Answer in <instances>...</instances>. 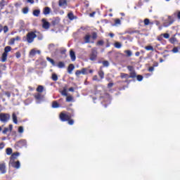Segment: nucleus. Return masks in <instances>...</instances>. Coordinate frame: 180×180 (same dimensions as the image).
Here are the masks:
<instances>
[{
    "label": "nucleus",
    "instance_id": "nucleus-53",
    "mask_svg": "<svg viewBox=\"0 0 180 180\" xmlns=\"http://www.w3.org/2000/svg\"><path fill=\"white\" fill-rule=\"evenodd\" d=\"M162 36H163L165 39H169V34L168 33L162 34Z\"/></svg>",
    "mask_w": 180,
    "mask_h": 180
},
{
    "label": "nucleus",
    "instance_id": "nucleus-10",
    "mask_svg": "<svg viewBox=\"0 0 180 180\" xmlns=\"http://www.w3.org/2000/svg\"><path fill=\"white\" fill-rule=\"evenodd\" d=\"M58 6L63 9H65L68 6V3H67V0H59Z\"/></svg>",
    "mask_w": 180,
    "mask_h": 180
},
{
    "label": "nucleus",
    "instance_id": "nucleus-52",
    "mask_svg": "<svg viewBox=\"0 0 180 180\" xmlns=\"http://www.w3.org/2000/svg\"><path fill=\"white\" fill-rule=\"evenodd\" d=\"M15 57H16V58H20V57H22V53H20V52H19V51L16 52Z\"/></svg>",
    "mask_w": 180,
    "mask_h": 180
},
{
    "label": "nucleus",
    "instance_id": "nucleus-4",
    "mask_svg": "<svg viewBox=\"0 0 180 180\" xmlns=\"http://www.w3.org/2000/svg\"><path fill=\"white\" fill-rule=\"evenodd\" d=\"M96 58H98V49L93 48L89 56V60H91V61H96Z\"/></svg>",
    "mask_w": 180,
    "mask_h": 180
},
{
    "label": "nucleus",
    "instance_id": "nucleus-46",
    "mask_svg": "<svg viewBox=\"0 0 180 180\" xmlns=\"http://www.w3.org/2000/svg\"><path fill=\"white\" fill-rule=\"evenodd\" d=\"M127 70H128V71H129L130 72H133V71H135V70H134V68H133V66H131V65L127 66Z\"/></svg>",
    "mask_w": 180,
    "mask_h": 180
},
{
    "label": "nucleus",
    "instance_id": "nucleus-56",
    "mask_svg": "<svg viewBox=\"0 0 180 180\" xmlns=\"http://www.w3.org/2000/svg\"><path fill=\"white\" fill-rule=\"evenodd\" d=\"M18 133H23V127H18Z\"/></svg>",
    "mask_w": 180,
    "mask_h": 180
},
{
    "label": "nucleus",
    "instance_id": "nucleus-19",
    "mask_svg": "<svg viewBox=\"0 0 180 180\" xmlns=\"http://www.w3.org/2000/svg\"><path fill=\"white\" fill-rule=\"evenodd\" d=\"M70 56L72 61H75L77 60V56H75V52L72 50L70 51Z\"/></svg>",
    "mask_w": 180,
    "mask_h": 180
},
{
    "label": "nucleus",
    "instance_id": "nucleus-51",
    "mask_svg": "<svg viewBox=\"0 0 180 180\" xmlns=\"http://www.w3.org/2000/svg\"><path fill=\"white\" fill-rule=\"evenodd\" d=\"M68 124H70V126H72V124H74V120L70 118L68 120Z\"/></svg>",
    "mask_w": 180,
    "mask_h": 180
},
{
    "label": "nucleus",
    "instance_id": "nucleus-63",
    "mask_svg": "<svg viewBox=\"0 0 180 180\" xmlns=\"http://www.w3.org/2000/svg\"><path fill=\"white\" fill-rule=\"evenodd\" d=\"M148 71L150 72H153V71H154V67H150L149 68H148Z\"/></svg>",
    "mask_w": 180,
    "mask_h": 180
},
{
    "label": "nucleus",
    "instance_id": "nucleus-49",
    "mask_svg": "<svg viewBox=\"0 0 180 180\" xmlns=\"http://www.w3.org/2000/svg\"><path fill=\"white\" fill-rule=\"evenodd\" d=\"M164 37L162 36V34H160V36H158V37H157V40H158V41H162V40H164V38H163Z\"/></svg>",
    "mask_w": 180,
    "mask_h": 180
},
{
    "label": "nucleus",
    "instance_id": "nucleus-24",
    "mask_svg": "<svg viewBox=\"0 0 180 180\" xmlns=\"http://www.w3.org/2000/svg\"><path fill=\"white\" fill-rule=\"evenodd\" d=\"M51 11V8L50 7H46L44 9V15H49Z\"/></svg>",
    "mask_w": 180,
    "mask_h": 180
},
{
    "label": "nucleus",
    "instance_id": "nucleus-8",
    "mask_svg": "<svg viewBox=\"0 0 180 180\" xmlns=\"http://www.w3.org/2000/svg\"><path fill=\"white\" fill-rule=\"evenodd\" d=\"M9 164L13 167V168H15V169H19V168H20V162L19 160L16 162H15V160L9 162Z\"/></svg>",
    "mask_w": 180,
    "mask_h": 180
},
{
    "label": "nucleus",
    "instance_id": "nucleus-31",
    "mask_svg": "<svg viewBox=\"0 0 180 180\" xmlns=\"http://www.w3.org/2000/svg\"><path fill=\"white\" fill-rule=\"evenodd\" d=\"M18 146H26V141L25 140H20L18 142H17Z\"/></svg>",
    "mask_w": 180,
    "mask_h": 180
},
{
    "label": "nucleus",
    "instance_id": "nucleus-55",
    "mask_svg": "<svg viewBox=\"0 0 180 180\" xmlns=\"http://www.w3.org/2000/svg\"><path fill=\"white\" fill-rule=\"evenodd\" d=\"M71 101H72V96H67L66 102H71Z\"/></svg>",
    "mask_w": 180,
    "mask_h": 180
},
{
    "label": "nucleus",
    "instance_id": "nucleus-16",
    "mask_svg": "<svg viewBox=\"0 0 180 180\" xmlns=\"http://www.w3.org/2000/svg\"><path fill=\"white\" fill-rule=\"evenodd\" d=\"M103 67H100V70L98 72V76L100 77L101 79H103L105 78V72L102 70Z\"/></svg>",
    "mask_w": 180,
    "mask_h": 180
},
{
    "label": "nucleus",
    "instance_id": "nucleus-36",
    "mask_svg": "<svg viewBox=\"0 0 180 180\" xmlns=\"http://www.w3.org/2000/svg\"><path fill=\"white\" fill-rule=\"evenodd\" d=\"M58 68H64L65 67V63H64V62H59L58 63Z\"/></svg>",
    "mask_w": 180,
    "mask_h": 180
},
{
    "label": "nucleus",
    "instance_id": "nucleus-45",
    "mask_svg": "<svg viewBox=\"0 0 180 180\" xmlns=\"http://www.w3.org/2000/svg\"><path fill=\"white\" fill-rule=\"evenodd\" d=\"M3 30H4V33H8V32H9V27H8L7 25H5V26L3 27Z\"/></svg>",
    "mask_w": 180,
    "mask_h": 180
},
{
    "label": "nucleus",
    "instance_id": "nucleus-59",
    "mask_svg": "<svg viewBox=\"0 0 180 180\" xmlns=\"http://www.w3.org/2000/svg\"><path fill=\"white\" fill-rule=\"evenodd\" d=\"M93 81H98V82L100 81L99 79H98V75H94L93 77Z\"/></svg>",
    "mask_w": 180,
    "mask_h": 180
},
{
    "label": "nucleus",
    "instance_id": "nucleus-26",
    "mask_svg": "<svg viewBox=\"0 0 180 180\" xmlns=\"http://www.w3.org/2000/svg\"><path fill=\"white\" fill-rule=\"evenodd\" d=\"M43 91H44V87L41 85L38 86V87L37 88V92L41 94Z\"/></svg>",
    "mask_w": 180,
    "mask_h": 180
},
{
    "label": "nucleus",
    "instance_id": "nucleus-54",
    "mask_svg": "<svg viewBox=\"0 0 180 180\" xmlns=\"http://www.w3.org/2000/svg\"><path fill=\"white\" fill-rule=\"evenodd\" d=\"M120 23H121L120 19L116 18L115 20V25H120Z\"/></svg>",
    "mask_w": 180,
    "mask_h": 180
},
{
    "label": "nucleus",
    "instance_id": "nucleus-44",
    "mask_svg": "<svg viewBox=\"0 0 180 180\" xmlns=\"http://www.w3.org/2000/svg\"><path fill=\"white\" fill-rule=\"evenodd\" d=\"M5 6V0H1L0 2V8L1 9H4V7Z\"/></svg>",
    "mask_w": 180,
    "mask_h": 180
},
{
    "label": "nucleus",
    "instance_id": "nucleus-37",
    "mask_svg": "<svg viewBox=\"0 0 180 180\" xmlns=\"http://www.w3.org/2000/svg\"><path fill=\"white\" fill-rule=\"evenodd\" d=\"M6 153L7 155H11L12 153H13L12 148H6Z\"/></svg>",
    "mask_w": 180,
    "mask_h": 180
},
{
    "label": "nucleus",
    "instance_id": "nucleus-3",
    "mask_svg": "<svg viewBox=\"0 0 180 180\" xmlns=\"http://www.w3.org/2000/svg\"><path fill=\"white\" fill-rule=\"evenodd\" d=\"M36 37H37V35L34 32H30L27 34L26 40L29 44L33 43Z\"/></svg>",
    "mask_w": 180,
    "mask_h": 180
},
{
    "label": "nucleus",
    "instance_id": "nucleus-9",
    "mask_svg": "<svg viewBox=\"0 0 180 180\" xmlns=\"http://www.w3.org/2000/svg\"><path fill=\"white\" fill-rule=\"evenodd\" d=\"M41 22H42L43 29H46V30L50 29V22H49L47 20H46V18H43L41 20Z\"/></svg>",
    "mask_w": 180,
    "mask_h": 180
},
{
    "label": "nucleus",
    "instance_id": "nucleus-33",
    "mask_svg": "<svg viewBox=\"0 0 180 180\" xmlns=\"http://www.w3.org/2000/svg\"><path fill=\"white\" fill-rule=\"evenodd\" d=\"M13 121L15 124H18V117L16 116V114L13 113Z\"/></svg>",
    "mask_w": 180,
    "mask_h": 180
},
{
    "label": "nucleus",
    "instance_id": "nucleus-14",
    "mask_svg": "<svg viewBox=\"0 0 180 180\" xmlns=\"http://www.w3.org/2000/svg\"><path fill=\"white\" fill-rule=\"evenodd\" d=\"M18 157H19V153H12L10 157V162L15 161V160L18 159Z\"/></svg>",
    "mask_w": 180,
    "mask_h": 180
},
{
    "label": "nucleus",
    "instance_id": "nucleus-23",
    "mask_svg": "<svg viewBox=\"0 0 180 180\" xmlns=\"http://www.w3.org/2000/svg\"><path fill=\"white\" fill-rule=\"evenodd\" d=\"M37 53H38V54H40V51H35L34 49H32L30 51V56H32V57H34V55L37 54Z\"/></svg>",
    "mask_w": 180,
    "mask_h": 180
},
{
    "label": "nucleus",
    "instance_id": "nucleus-11",
    "mask_svg": "<svg viewBox=\"0 0 180 180\" xmlns=\"http://www.w3.org/2000/svg\"><path fill=\"white\" fill-rule=\"evenodd\" d=\"M20 40V37L17 36L15 38H11L8 41V44L10 46H13V44H15V41H19Z\"/></svg>",
    "mask_w": 180,
    "mask_h": 180
},
{
    "label": "nucleus",
    "instance_id": "nucleus-1",
    "mask_svg": "<svg viewBox=\"0 0 180 180\" xmlns=\"http://www.w3.org/2000/svg\"><path fill=\"white\" fill-rule=\"evenodd\" d=\"M91 38L92 39V40H96L98 39V33L96 32H92L91 36L89 34H86L84 37V43L88 44V43H95L94 41H91Z\"/></svg>",
    "mask_w": 180,
    "mask_h": 180
},
{
    "label": "nucleus",
    "instance_id": "nucleus-34",
    "mask_svg": "<svg viewBox=\"0 0 180 180\" xmlns=\"http://www.w3.org/2000/svg\"><path fill=\"white\" fill-rule=\"evenodd\" d=\"M46 60L47 61H49V63H51V64H52L53 65H56V62L54 61L53 59H52L50 57H46Z\"/></svg>",
    "mask_w": 180,
    "mask_h": 180
},
{
    "label": "nucleus",
    "instance_id": "nucleus-13",
    "mask_svg": "<svg viewBox=\"0 0 180 180\" xmlns=\"http://www.w3.org/2000/svg\"><path fill=\"white\" fill-rule=\"evenodd\" d=\"M0 172L1 174H6V166L5 165V162L0 164Z\"/></svg>",
    "mask_w": 180,
    "mask_h": 180
},
{
    "label": "nucleus",
    "instance_id": "nucleus-64",
    "mask_svg": "<svg viewBox=\"0 0 180 180\" xmlns=\"http://www.w3.org/2000/svg\"><path fill=\"white\" fill-rule=\"evenodd\" d=\"M27 2H28L29 4H34V0H27Z\"/></svg>",
    "mask_w": 180,
    "mask_h": 180
},
{
    "label": "nucleus",
    "instance_id": "nucleus-20",
    "mask_svg": "<svg viewBox=\"0 0 180 180\" xmlns=\"http://www.w3.org/2000/svg\"><path fill=\"white\" fill-rule=\"evenodd\" d=\"M120 78L121 79H129V78H130V76L129 74L127 73H123V72H121L120 73Z\"/></svg>",
    "mask_w": 180,
    "mask_h": 180
},
{
    "label": "nucleus",
    "instance_id": "nucleus-28",
    "mask_svg": "<svg viewBox=\"0 0 180 180\" xmlns=\"http://www.w3.org/2000/svg\"><path fill=\"white\" fill-rule=\"evenodd\" d=\"M114 47L115 49H122V43L119 42V41H116L114 44Z\"/></svg>",
    "mask_w": 180,
    "mask_h": 180
},
{
    "label": "nucleus",
    "instance_id": "nucleus-15",
    "mask_svg": "<svg viewBox=\"0 0 180 180\" xmlns=\"http://www.w3.org/2000/svg\"><path fill=\"white\" fill-rule=\"evenodd\" d=\"M13 129V125L12 124H9V127H5L2 131L3 134H6V133H8V131H12Z\"/></svg>",
    "mask_w": 180,
    "mask_h": 180
},
{
    "label": "nucleus",
    "instance_id": "nucleus-2",
    "mask_svg": "<svg viewBox=\"0 0 180 180\" xmlns=\"http://www.w3.org/2000/svg\"><path fill=\"white\" fill-rule=\"evenodd\" d=\"M74 115L67 114L65 112H61L59 115V119L61 120V122H68V120H70Z\"/></svg>",
    "mask_w": 180,
    "mask_h": 180
},
{
    "label": "nucleus",
    "instance_id": "nucleus-18",
    "mask_svg": "<svg viewBox=\"0 0 180 180\" xmlns=\"http://www.w3.org/2000/svg\"><path fill=\"white\" fill-rule=\"evenodd\" d=\"M176 34H174L173 37H172L169 41L171 43V44H175L176 43H178V39H176V37H175Z\"/></svg>",
    "mask_w": 180,
    "mask_h": 180
},
{
    "label": "nucleus",
    "instance_id": "nucleus-47",
    "mask_svg": "<svg viewBox=\"0 0 180 180\" xmlns=\"http://www.w3.org/2000/svg\"><path fill=\"white\" fill-rule=\"evenodd\" d=\"M61 95H63V96H67L68 94H67V89H64L62 91H61Z\"/></svg>",
    "mask_w": 180,
    "mask_h": 180
},
{
    "label": "nucleus",
    "instance_id": "nucleus-60",
    "mask_svg": "<svg viewBox=\"0 0 180 180\" xmlns=\"http://www.w3.org/2000/svg\"><path fill=\"white\" fill-rule=\"evenodd\" d=\"M4 94L8 98H11V92L5 91Z\"/></svg>",
    "mask_w": 180,
    "mask_h": 180
},
{
    "label": "nucleus",
    "instance_id": "nucleus-61",
    "mask_svg": "<svg viewBox=\"0 0 180 180\" xmlns=\"http://www.w3.org/2000/svg\"><path fill=\"white\" fill-rule=\"evenodd\" d=\"M5 147V143L4 142H1L0 143V150H2Z\"/></svg>",
    "mask_w": 180,
    "mask_h": 180
},
{
    "label": "nucleus",
    "instance_id": "nucleus-5",
    "mask_svg": "<svg viewBox=\"0 0 180 180\" xmlns=\"http://www.w3.org/2000/svg\"><path fill=\"white\" fill-rule=\"evenodd\" d=\"M11 119V115L7 113H1L0 114V122H3V123H6L8 120Z\"/></svg>",
    "mask_w": 180,
    "mask_h": 180
},
{
    "label": "nucleus",
    "instance_id": "nucleus-43",
    "mask_svg": "<svg viewBox=\"0 0 180 180\" xmlns=\"http://www.w3.org/2000/svg\"><path fill=\"white\" fill-rule=\"evenodd\" d=\"M102 64H103V67H109V61H108V60H103L102 62Z\"/></svg>",
    "mask_w": 180,
    "mask_h": 180
},
{
    "label": "nucleus",
    "instance_id": "nucleus-17",
    "mask_svg": "<svg viewBox=\"0 0 180 180\" xmlns=\"http://www.w3.org/2000/svg\"><path fill=\"white\" fill-rule=\"evenodd\" d=\"M75 68V66L74 64H70L68 67V74H72V71H74V69Z\"/></svg>",
    "mask_w": 180,
    "mask_h": 180
},
{
    "label": "nucleus",
    "instance_id": "nucleus-62",
    "mask_svg": "<svg viewBox=\"0 0 180 180\" xmlns=\"http://www.w3.org/2000/svg\"><path fill=\"white\" fill-rule=\"evenodd\" d=\"M115 85L113 83H108V88H112Z\"/></svg>",
    "mask_w": 180,
    "mask_h": 180
},
{
    "label": "nucleus",
    "instance_id": "nucleus-38",
    "mask_svg": "<svg viewBox=\"0 0 180 180\" xmlns=\"http://www.w3.org/2000/svg\"><path fill=\"white\" fill-rule=\"evenodd\" d=\"M32 13L34 16L37 17L40 15V10H34Z\"/></svg>",
    "mask_w": 180,
    "mask_h": 180
},
{
    "label": "nucleus",
    "instance_id": "nucleus-25",
    "mask_svg": "<svg viewBox=\"0 0 180 180\" xmlns=\"http://www.w3.org/2000/svg\"><path fill=\"white\" fill-rule=\"evenodd\" d=\"M129 78H136L137 76V73H136V70H134L133 72H129Z\"/></svg>",
    "mask_w": 180,
    "mask_h": 180
},
{
    "label": "nucleus",
    "instance_id": "nucleus-41",
    "mask_svg": "<svg viewBox=\"0 0 180 180\" xmlns=\"http://www.w3.org/2000/svg\"><path fill=\"white\" fill-rule=\"evenodd\" d=\"M51 78H52L53 81H58V76H57L56 74H53Z\"/></svg>",
    "mask_w": 180,
    "mask_h": 180
},
{
    "label": "nucleus",
    "instance_id": "nucleus-48",
    "mask_svg": "<svg viewBox=\"0 0 180 180\" xmlns=\"http://www.w3.org/2000/svg\"><path fill=\"white\" fill-rule=\"evenodd\" d=\"M22 13H23L25 15H26L27 13H29V8H27V7L24 8L22 9Z\"/></svg>",
    "mask_w": 180,
    "mask_h": 180
},
{
    "label": "nucleus",
    "instance_id": "nucleus-57",
    "mask_svg": "<svg viewBox=\"0 0 180 180\" xmlns=\"http://www.w3.org/2000/svg\"><path fill=\"white\" fill-rule=\"evenodd\" d=\"M0 67L3 68V70L4 71L6 70V65H5V64H0Z\"/></svg>",
    "mask_w": 180,
    "mask_h": 180
},
{
    "label": "nucleus",
    "instance_id": "nucleus-6",
    "mask_svg": "<svg viewBox=\"0 0 180 180\" xmlns=\"http://www.w3.org/2000/svg\"><path fill=\"white\" fill-rule=\"evenodd\" d=\"M81 74H82V75H88V68H84L81 70H76L75 72L76 77H79Z\"/></svg>",
    "mask_w": 180,
    "mask_h": 180
},
{
    "label": "nucleus",
    "instance_id": "nucleus-7",
    "mask_svg": "<svg viewBox=\"0 0 180 180\" xmlns=\"http://www.w3.org/2000/svg\"><path fill=\"white\" fill-rule=\"evenodd\" d=\"M168 20L169 22H164V26L165 27H168V26H171V25H172V23H174V22H175V20H174V18L171 15L168 16Z\"/></svg>",
    "mask_w": 180,
    "mask_h": 180
},
{
    "label": "nucleus",
    "instance_id": "nucleus-32",
    "mask_svg": "<svg viewBox=\"0 0 180 180\" xmlns=\"http://www.w3.org/2000/svg\"><path fill=\"white\" fill-rule=\"evenodd\" d=\"M68 19H70V20H74V19H75V17L74 16V13H69L68 14Z\"/></svg>",
    "mask_w": 180,
    "mask_h": 180
},
{
    "label": "nucleus",
    "instance_id": "nucleus-30",
    "mask_svg": "<svg viewBox=\"0 0 180 180\" xmlns=\"http://www.w3.org/2000/svg\"><path fill=\"white\" fill-rule=\"evenodd\" d=\"M144 49L147 51H154V47H153V46H146L144 47Z\"/></svg>",
    "mask_w": 180,
    "mask_h": 180
},
{
    "label": "nucleus",
    "instance_id": "nucleus-27",
    "mask_svg": "<svg viewBox=\"0 0 180 180\" xmlns=\"http://www.w3.org/2000/svg\"><path fill=\"white\" fill-rule=\"evenodd\" d=\"M59 106L60 104L57 101H54L52 102V108H53V109H57Z\"/></svg>",
    "mask_w": 180,
    "mask_h": 180
},
{
    "label": "nucleus",
    "instance_id": "nucleus-22",
    "mask_svg": "<svg viewBox=\"0 0 180 180\" xmlns=\"http://www.w3.org/2000/svg\"><path fill=\"white\" fill-rule=\"evenodd\" d=\"M34 97L37 101H40V99H43V95H41V93H37L34 95Z\"/></svg>",
    "mask_w": 180,
    "mask_h": 180
},
{
    "label": "nucleus",
    "instance_id": "nucleus-35",
    "mask_svg": "<svg viewBox=\"0 0 180 180\" xmlns=\"http://www.w3.org/2000/svg\"><path fill=\"white\" fill-rule=\"evenodd\" d=\"M124 53L127 54V57H131V56L133 55V53H131V51L130 50H126L124 51Z\"/></svg>",
    "mask_w": 180,
    "mask_h": 180
},
{
    "label": "nucleus",
    "instance_id": "nucleus-21",
    "mask_svg": "<svg viewBox=\"0 0 180 180\" xmlns=\"http://www.w3.org/2000/svg\"><path fill=\"white\" fill-rule=\"evenodd\" d=\"M6 60H8V53H5L4 52L2 53L1 61V63L6 62Z\"/></svg>",
    "mask_w": 180,
    "mask_h": 180
},
{
    "label": "nucleus",
    "instance_id": "nucleus-39",
    "mask_svg": "<svg viewBox=\"0 0 180 180\" xmlns=\"http://www.w3.org/2000/svg\"><path fill=\"white\" fill-rule=\"evenodd\" d=\"M105 44V41L99 40L96 42V46H103Z\"/></svg>",
    "mask_w": 180,
    "mask_h": 180
},
{
    "label": "nucleus",
    "instance_id": "nucleus-12",
    "mask_svg": "<svg viewBox=\"0 0 180 180\" xmlns=\"http://www.w3.org/2000/svg\"><path fill=\"white\" fill-rule=\"evenodd\" d=\"M20 40V37L17 36L15 38H11L8 41V44L10 46H13V44H15V41H19Z\"/></svg>",
    "mask_w": 180,
    "mask_h": 180
},
{
    "label": "nucleus",
    "instance_id": "nucleus-40",
    "mask_svg": "<svg viewBox=\"0 0 180 180\" xmlns=\"http://www.w3.org/2000/svg\"><path fill=\"white\" fill-rule=\"evenodd\" d=\"M143 23L145 25V26H148V25H150V19L148 18H146L144 20H143Z\"/></svg>",
    "mask_w": 180,
    "mask_h": 180
},
{
    "label": "nucleus",
    "instance_id": "nucleus-29",
    "mask_svg": "<svg viewBox=\"0 0 180 180\" xmlns=\"http://www.w3.org/2000/svg\"><path fill=\"white\" fill-rule=\"evenodd\" d=\"M11 50H12V47H11L10 46H7L4 48V53L8 54V53H9V51H11Z\"/></svg>",
    "mask_w": 180,
    "mask_h": 180
},
{
    "label": "nucleus",
    "instance_id": "nucleus-58",
    "mask_svg": "<svg viewBox=\"0 0 180 180\" xmlns=\"http://www.w3.org/2000/svg\"><path fill=\"white\" fill-rule=\"evenodd\" d=\"M172 53H178V47H174L173 49H172Z\"/></svg>",
    "mask_w": 180,
    "mask_h": 180
},
{
    "label": "nucleus",
    "instance_id": "nucleus-50",
    "mask_svg": "<svg viewBox=\"0 0 180 180\" xmlns=\"http://www.w3.org/2000/svg\"><path fill=\"white\" fill-rule=\"evenodd\" d=\"M174 16H177V18L180 20V11H177L176 13H174Z\"/></svg>",
    "mask_w": 180,
    "mask_h": 180
},
{
    "label": "nucleus",
    "instance_id": "nucleus-42",
    "mask_svg": "<svg viewBox=\"0 0 180 180\" xmlns=\"http://www.w3.org/2000/svg\"><path fill=\"white\" fill-rule=\"evenodd\" d=\"M136 78L137 81H139V82L143 81V75H136Z\"/></svg>",
    "mask_w": 180,
    "mask_h": 180
}]
</instances>
